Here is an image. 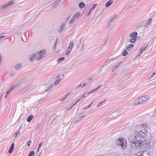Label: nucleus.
Masks as SVG:
<instances>
[{
	"label": "nucleus",
	"instance_id": "f257e3e1",
	"mask_svg": "<svg viewBox=\"0 0 156 156\" xmlns=\"http://www.w3.org/2000/svg\"><path fill=\"white\" fill-rule=\"evenodd\" d=\"M138 133H132L128 137L129 140L131 142V147L134 148H137L138 147H143V146L147 144L146 140L142 141L141 137Z\"/></svg>",
	"mask_w": 156,
	"mask_h": 156
},
{
	"label": "nucleus",
	"instance_id": "c03bdc74",
	"mask_svg": "<svg viewBox=\"0 0 156 156\" xmlns=\"http://www.w3.org/2000/svg\"><path fill=\"white\" fill-rule=\"evenodd\" d=\"M156 74V73H155V72H154L151 75V76L150 77H152L153 76H154Z\"/></svg>",
	"mask_w": 156,
	"mask_h": 156
},
{
	"label": "nucleus",
	"instance_id": "412c9836",
	"mask_svg": "<svg viewBox=\"0 0 156 156\" xmlns=\"http://www.w3.org/2000/svg\"><path fill=\"white\" fill-rule=\"evenodd\" d=\"M152 20V19H150L146 21L147 23L146 26L147 27H148L149 26Z\"/></svg>",
	"mask_w": 156,
	"mask_h": 156
},
{
	"label": "nucleus",
	"instance_id": "6e6d98bb",
	"mask_svg": "<svg viewBox=\"0 0 156 156\" xmlns=\"http://www.w3.org/2000/svg\"><path fill=\"white\" fill-rule=\"evenodd\" d=\"M65 99L64 98H63L62 99H61L60 100V101H63Z\"/></svg>",
	"mask_w": 156,
	"mask_h": 156
},
{
	"label": "nucleus",
	"instance_id": "a18cd8bd",
	"mask_svg": "<svg viewBox=\"0 0 156 156\" xmlns=\"http://www.w3.org/2000/svg\"><path fill=\"white\" fill-rule=\"evenodd\" d=\"M77 103V102L76 101V102H75V103L74 104H73L70 108H69V110L71 109L73 106H74Z\"/></svg>",
	"mask_w": 156,
	"mask_h": 156
},
{
	"label": "nucleus",
	"instance_id": "393cba45",
	"mask_svg": "<svg viewBox=\"0 0 156 156\" xmlns=\"http://www.w3.org/2000/svg\"><path fill=\"white\" fill-rule=\"evenodd\" d=\"M150 97L149 96H143L142 98L143 99H145L147 100V101L150 99Z\"/></svg>",
	"mask_w": 156,
	"mask_h": 156
},
{
	"label": "nucleus",
	"instance_id": "0e129e2a",
	"mask_svg": "<svg viewBox=\"0 0 156 156\" xmlns=\"http://www.w3.org/2000/svg\"><path fill=\"white\" fill-rule=\"evenodd\" d=\"M138 38H142V37L141 36H140V37H139Z\"/></svg>",
	"mask_w": 156,
	"mask_h": 156
},
{
	"label": "nucleus",
	"instance_id": "ea45409f",
	"mask_svg": "<svg viewBox=\"0 0 156 156\" xmlns=\"http://www.w3.org/2000/svg\"><path fill=\"white\" fill-rule=\"evenodd\" d=\"M80 120V119L79 118H78V119H76L73 122V123H76V122H78V121H79V120Z\"/></svg>",
	"mask_w": 156,
	"mask_h": 156
},
{
	"label": "nucleus",
	"instance_id": "aec40b11",
	"mask_svg": "<svg viewBox=\"0 0 156 156\" xmlns=\"http://www.w3.org/2000/svg\"><path fill=\"white\" fill-rule=\"evenodd\" d=\"M33 117L34 115H30L27 119V121L28 122H30L31 121V120L33 118Z\"/></svg>",
	"mask_w": 156,
	"mask_h": 156
},
{
	"label": "nucleus",
	"instance_id": "9d476101",
	"mask_svg": "<svg viewBox=\"0 0 156 156\" xmlns=\"http://www.w3.org/2000/svg\"><path fill=\"white\" fill-rule=\"evenodd\" d=\"M65 23H63L62 25L60 27L58 32L59 33H61L62 30H63L65 28Z\"/></svg>",
	"mask_w": 156,
	"mask_h": 156
},
{
	"label": "nucleus",
	"instance_id": "5701e85b",
	"mask_svg": "<svg viewBox=\"0 0 156 156\" xmlns=\"http://www.w3.org/2000/svg\"><path fill=\"white\" fill-rule=\"evenodd\" d=\"M8 7V6L7 3L6 4H5V5H2L0 7V9H4L7 8Z\"/></svg>",
	"mask_w": 156,
	"mask_h": 156
},
{
	"label": "nucleus",
	"instance_id": "8fccbe9b",
	"mask_svg": "<svg viewBox=\"0 0 156 156\" xmlns=\"http://www.w3.org/2000/svg\"><path fill=\"white\" fill-rule=\"evenodd\" d=\"M58 40H56V41L55 43L54 44L56 45L57 44V43H58Z\"/></svg>",
	"mask_w": 156,
	"mask_h": 156
},
{
	"label": "nucleus",
	"instance_id": "1a4fd4ad",
	"mask_svg": "<svg viewBox=\"0 0 156 156\" xmlns=\"http://www.w3.org/2000/svg\"><path fill=\"white\" fill-rule=\"evenodd\" d=\"M59 75H58L57 77L56 78H57L56 81L54 82V84L55 85H56L58 84V83L61 81L62 80V79L61 78H59Z\"/></svg>",
	"mask_w": 156,
	"mask_h": 156
},
{
	"label": "nucleus",
	"instance_id": "864d4df0",
	"mask_svg": "<svg viewBox=\"0 0 156 156\" xmlns=\"http://www.w3.org/2000/svg\"><path fill=\"white\" fill-rule=\"evenodd\" d=\"M53 86V85H51L50 86H49L48 87H49L51 89L52 87Z\"/></svg>",
	"mask_w": 156,
	"mask_h": 156
},
{
	"label": "nucleus",
	"instance_id": "f8f14e48",
	"mask_svg": "<svg viewBox=\"0 0 156 156\" xmlns=\"http://www.w3.org/2000/svg\"><path fill=\"white\" fill-rule=\"evenodd\" d=\"M113 2L112 0H110L108 2H107L105 5V6L106 7H108L111 4H112Z\"/></svg>",
	"mask_w": 156,
	"mask_h": 156
},
{
	"label": "nucleus",
	"instance_id": "a19ab883",
	"mask_svg": "<svg viewBox=\"0 0 156 156\" xmlns=\"http://www.w3.org/2000/svg\"><path fill=\"white\" fill-rule=\"evenodd\" d=\"M136 40H130V42L131 43L135 42Z\"/></svg>",
	"mask_w": 156,
	"mask_h": 156
},
{
	"label": "nucleus",
	"instance_id": "473e14b6",
	"mask_svg": "<svg viewBox=\"0 0 156 156\" xmlns=\"http://www.w3.org/2000/svg\"><path fill=\"white\" fill-rule=\"evenodd\" d=\"M20 134V132L19 131H17L15 133V137L16 138H17L18 137V135H19Z\"/></svg>",
	"mask_w": 156,
	"mask_h": 156
},
{
	"label": "nucleus",
	"instance_id": "0eeeda50",
	"mask_svg": "<svg viewBox=\"0 0 156 156\" xmlns=\"http://www.w3.org/2000/svg\"><path fill=\"white\" fill-rule=\"evenodd\" d=\"M19 85V83H16L13 85L9 89V90L6 92V94H9L12 90H14L16 87H17Z\"/></svg>",
	"mask_w": 156,
	"mask_h": 156
},
{
	"label": "nucleus",
	"instance_id": "4d7b16f0",
	"mask_svg": "<svg viewBox=\"0 0 156 156\" xmlns=\"http://www.w3.org/2000/svg\"><path fill=\"white\" fill-rule=\"evenodd\" d=\"M134 156H140V154L139 155L135 154L134 155Z\"/></svg>",
	"mask_w": 156,
	"mask_h": 156
},
{
	"label": "nucleus",
	"instance_id": "6e6552de",
	"mask_svg": "<svg viewBox=\"0 0 156 156\" xmlns=\"http://www.w3.org/2000/svg\"><path fill=\"white\" fill-rule=\"evenodd\" d=\"M36 56V54H33L30 55L29 57L30 61V62L34 61L35 59Z\"/></svg>",
	"mask_w": 156,
	"mask_h": 156
},
{
	"label": "nucleus",
	"instance_id": "69168bd1",
	"mask_svg": "<svg viewBox=\"0 0 156 156\" xmlns=\"http://www.w3.org/2000/svg\"><path fill=\"white\" fill-rule=\"evenodd\" d=\"M31 141L30 140L29 141V143H31Z\"/></svg>",
	"mask_w": 156,
	"mask_h": 156
},
{
	"label": "nucleus",
	"instance_id": "6ab92c4d",
	"mask_svg": "<svg viewBox=\"0 0 156 156\" xmlns=\"http://www.w3.org/2000/svg\"><path fill=\"white\" fill-rule=\"evenodd\" d=\"M101 86V85H100L99 86H98L97 88L94 89L92 91H91L89 92L88 93H87V94H90V93H91L92 92H93L94 91H97L100 88V87Z\"/></svg>",
	"mask_w": 156,
	"mask_h": 156
},
{
	"label": "nucleus",
	"instance_id": "c756f323",
	"mask_svg": "<svg viewBox=\"0 0 156 156\" xmlns=\"http://www.w3.org/2000/svg\"><path fill=\"white\" fill-rule=\"evenodd\" d=\"M72 15L71 14H70L66 18V19L65 20V23H67L68 22V20H69V19L70 18V17L72 16Z\"/></svg>",
	"mask_w": 156,
	"mask_h": 156
},
{
	"label": "nucleus",
	"instance_id": "09e8293b",
	"mask_svg": "<svg viewBox=\"0 0 156 156\" xmlns=\"http://www.w3.org/2000/svg\"><path fill=\"white\" fill-rule=\"evenodd\" d=\"M56 45L54 44V46L53 47V48L54 50H55L56 48Z\"/></svg>",
	"mask_w": 156,
	"mask_h": 156
},
{
	"label": "nucleus",
	"instance_id": "b1692460",
	"mask_svg": "<svg viewBox=\"0 0 156 156\" xmlns=\"http://www.w3.org/2000/svg\"><path fill=\"white\" fill-rule=\"evenodd\" d=\"M80 12H77L73 16V18L75 20L78 17L80 16Z\"/></svg>",
	"mask_w": 156,
	"mask_h": 156
},
{
	"label": "nucleus",
	"instance_id": "774afa93",
	"mask_svg": "<svg viewBox=\"0 0 156 156\" xmlns=\"http://www.w3.org/2000/svg\"><path fill=\"white\" fill-rule=\"evenodd\" d=\"M155 111V112H156V108L155 109V111Z\"/></svg>",
	"mask_w": 156,
	"mask_h": 156
},
{
	"label": "nucleus",
	"instance_id": "72a5a7b5",
	"mask_svg": "<svg viewBox=\"0 0 156 156\" xmlns=\"http://www.w3.org/2000/svg\"><path fill=\"white\" fill-rule=\"evenodd\" d=\"M34 151H31L28 156H34Z\"/></svg>",
	"mask_w": 156,
	"mask_h": 156
},
{
	"label": "nucleus",
	"instance_id": "ddd939ff",
	"mask_svg": "<svg viewBox=\"0 0 156 156\" xmlns=\"http://www.w3.org/2000/svg\"><path fill=\"white\" fill-rule=\"evenodd\" d=\"M81 43V40H78L76 41L75 43H76L77 46L76 47L78 48L79 47Z\"/></svg>",
	"mask_w": 156,
	"mask_h": 156
},
{
	"label": "nucleus",
	"instance_id": "7c9ffc66",
	"mask_svg": "<svg viewBox=\"0 0 156 156\" xmlns=\"http://www.w3.org/2000/svg\"><path fill=\"white\" fill-rule=\"evenodd\" d=\"M127 54H128V52H127V51H126V50H125L123 51L122 55L123 56H125L127 55Z\"/></svg>",
	"mask_w": 156,
	"mask_h": 156
},
{
	"label": "nucleus",
	"instance_id": "37998d69",
	"mask_svg": "<svg viewBox=\"0 0 156 156\" xmlns=\"http://www.w3.org/2000/svg\"><path fill=\"white\" fill-rule=\"evenodd\" d=\"M60 1V0H56V3L57 5H58L59 4Z\"/></svg>",
	"mask_w": 156,
	"mask_h": 156
},
{
	"label": "nucleus",
	"instance_id": "2f4dec72",
	"mask_svg": "<svg viewBox=\"0 0 156 156\" xmlns=\"http://www.w3.org/2000/svg\"><path fill=\"white\" fill-rule=\"evenodd\" d=\"M14 148L10 147V148L8 152L9 153H12V151L13 150Z\"/></svg>",
	"mask_w": 156,
	"mask_h": 156
},
{
	"label": "nucleus",
	"instance_id": "7ed1b4c3",
	"mask_svg": "<svg viewBox=\"0 0 156 156\" xmlns=\"http://www.w3.org/2000/svg\"><path fill=\"white\" fill-rule=\"evenodd\" d=\"M134 132L136 133H138L140 135V136H146L148 134V131L147 129H144L141 130H135Z\"/></svg>",
	"mask_w": 156,
	"mask_h": 156
},
{
	"label": "nucleus",
	"instance_id": "13d9d810",
	"mask_svg": "<svg viewBox=\"0 0 156 156\" xmlns=\"http://www.w3.org/2000/svg\"><path fill=\"white\" fill-rule=\"evenodd\" d=\"M85 86H86V84L85 83H83V87H84Z\"/></svg>",
	"mask_w": 156,
	"mask_h": 156
},
{
	"label": "nucleus",
	"instance_id": "f704fd0d",
	"mask_svg": "<svg viewBox=\"0 0 156 156\" xmlns=\"http://www.w3.org/2000/svg\"><path fill=\"white\" fill-rule=\"evenodd\" d=\"M105 101V100L100 102L99 104L97 106V108H99V107H100L101 105Z\"/></svg>",
	"mask_w": 156,
	"mask_h": 156
},
{
	"label": "nucleus",
	"instance_id": "603ef678",
	"mask_svg": "<svg viewBox=\"0 0 156 156\" xmlns=\"http://www.w3.org/2000/svg\"><path fill=\"white\" fill-rule=\"evenodd\" d=\"M85 115H82V116H80V117L79 118H80V119H81L82 118L84 117V116Z\"/></svg>",
	"mask_w": 156,
	"mask_h": 156
},
{
	"label": "nucleus",
	"instance_id": "4c0bfd02",
	"mask_svg": "<svg viewBox=\"0 0 156 156\" xmlns=\"http://www.w3.org/2000/svg\"><path fill=\"white\" fill-rule=\"evenodd\" d=\"M43 143L42 142H41L38 145V148L37 149V151L38 152H39V148H40V147H41V145L42 144V143Z\"/></svg>",
	"mask_w": 156,
	"mask_h": 156
},
{
	"label": "nucleus",
	"instance_id": "3c124183",
	"mask_svg": "<svg viewBox=\"0 0 156 156\" xmlns=\"http://www.w3.org/2000/svg\"><path fill=\"white\" fill-rule=\"evenodd\" d=\"M50 89V88L49 87H48V88H47V90H45V92H47V91L49 90Z\"/></svg>",
	"mask_w": 156,
	"mask_h": 156
},
{
	"label": "nucleus",
	"instance_id": "58836bf2",
	"mask_svg": "<svg viewBox=\"0 0 156 156\" xmlns=\"http://www.w3.org/2000/svg\"><path fill=\"white\" fill-rule=\"evenodd\" d=\"M142 126L146 127L147 128H148V125H147V124L145 123H142Z\"/></svg>",
	"mask_w": 156,
	"mask_h": 156
},
{
	"label": "nucleus",
	"instance_id": "20e7f679",
	"mask_svg": "<svg viewBox=\"0 0 156 156\" xmlns=\"http://www.w3.org/2000/svg\"><path fill=\"white\" fill-rule=\"evenodd\" d=\"M45 51L44 50H41L37 52V56L36 58V60L38 61L40 60L41 58H44L45 55Z\"/></svg>",
	"mask_w": 156,
	"mask_h": 156
},
{
	"label": "nucleus",
	"instance_id": "338daca9",
	"mask_svg": "<svg viewBox=\"0 0 156 156\" xmlns=\"http://www.w3.org/2000/svg\"><path fill=\"white\" fill-rule=\"evenodd\" d=\"M80 100V99H78L77 101H77L78 102V101H79Z\"/></svg>",
	"mask_w": 156,
	"mask_h": 156
},
{
	"label": "nucleus",
	"instance_id": "de8ad7c7",
	"mask_svg": "<svg viewBox=\"0 0 156 156\" xmlns=\"http://www.w3.org/2000/svg\"><path fill=\"white\" fill-rule=\"evenodd\" d=\"M14 143H12L11 146H10L11 147H12L14 148Z\"/></svg>",
	"mask_w": 156,
	"mask_h": 156
},
{
	"label": "nucleus",
	"instance_id": "f3484780",
	"mask_svg": "<svg viewBox=\"0 0 156 156\" xmlns=\"http://www.w3.org/2000/svg\"><path fill=\"white\" fill-rule=\"evenodd\" d=\"M117 15L115 14L112 17H111L109 21V23L111 22L112 21L115 20L117 17Z\"/></svg>",
	"mask_w": 156,
	"mask_h": 156
},
{
	"label": "nucleus",
	"instance_id": "dca6fc26",
	"mask_svg": "<svg viewBox=\"0 0 156 156\" xmlns=\"http://www.w3.org/2000/svg\"><path fill=\"white\" fill-rule=\"evenodd\" d=\"M85 5L84 3L82 2H80L79 4V6L80 8H83Z\"/></svg>",
	"mask_w": 156,
	"mask_h": 156
},
{
	"label": "nucleus",
	"instance_id": "c85d7f7f",
	"mask_svg": "<svg viewBox=\"0 0 156 156\" xmlns=\"http://www.w3.org/2000/svg\"><path fill=\"white\" fill-rule=\"evenodd\" d=\"M14 1H11L10 2H9L8 3H7V4L8 6L12 5L14 4Z\"/></svg>",
	"mask_w": 156,
	"mask_h": 156
},
{
	"label": "nucleus",
	"instance_id": "a211bd4d",
	"mask_svg": "<svg viewBox=\"0 0 156 156\" xmlns=\"http://www.w3.org/2000/svg\"><path fill=\"white\" fill-rule=\"evenodd\" d=\"M148 44H147V45L144 48H141L140 50H141L140 53L139 55H140L143 52V51L145 50L147 48V47L148 46Z\"/></svg>",
	"mask_w": 156,
	"mask_h": 156
},
{
	"label": "nucleus",
	"instance_id": "49530a36",
	"mask_svg": "<svg viewBox=\"0 0 156 156\" xmlns=\"http://www.w3.org/2000/svg\"><path fill=\"white\" fill-rule=\"evenodd\" d=\"M85 97V96L84 95H83L81 97H80V99H82Z\"/></svg>",
	"mask_w": 156,
	"mask_h": 156
},
{
	"label": "nucleus",
	"instance_id": "39448f33",
	"mask_svg": "<svg viewBox=\"0 0 156 156\" xmlns=\"http://www.w3.org/2000/svg\"><path fill=\"white\" fill-rule=\"evenodd\" d=\"M138 102H136L134 104L135 105H138L144 103L147 101V100L143 99L141 97H140L138 99Z\"/></svg>",
	"mask_w": 156,
	"mask_h": 156
},
{
	"label": "nucleus",
	"instance_id": "2eb2a0df",
	"mask_svg": "<svg viewBox=\"0 0 156 156\" xmlns=\"http://www.w3.org/2000/svg\"><path fill=\"white\" fill-rule=\"evenodd\" d=\"M121 63V62L118 63L116 65L114 66L112 68L113 72Z\"/></svg>",
	"mask_w": 156,
	"mask_h": 156
},
{
	"label": "nucleus",
	"instance_id": "e433bc0d",
	"mask_svg": "<svg viewBox=\"0 0 156 156\" xmlns=\"http://www.w3.org/2000/svg\"><path fill=\"white\" fill-rule=\"evenodd\" d=\"M75 20V19H74L73 17L70 20V21L69 22V23L70 24L72 23Z\"/></svg>",
	"mask_w": 156,
	"mask_h": 156
},
{
	"label": "nucleus",
	"instance_id": "4be33fe9",
	"mask_svg": "<svg viewBox=\"0 0 156 156\" xmlns=\"http://www.w3.org/2000/svg\"><path fill=\"white\" fill-rule=\"evenodd\" d=\"M65 59V58L64 57H61L58 59L57 60V62L58 63H59L61 62L63 60Z\"/></svg>",
	"mask_w": 156,
	"mask_h": 156
},
{
	"label": "nucleus",
	"instance_id": "a878e982",
	"mask_svg": "<svg viewBox=\"0 0 156 156\" xmlns=\"http://www.w3.org/2000/svg\"><path fill=\"white\" fill-rule=\"evenodd\" d=\"M97 5V4H94L93 5V6H92V8H90V12H92V11L95 9V7H96V6Z\"/></svg>",
	"mask_w": 156,
	"mask_h": 156
},
{
	"label": "nucleus",
	"instance_id": "cd10ccee",
	"mask_svg": "<svg viewBox=\"0 0 156 156\" xmlns=\"http://www.w3.org/2000/svg\"><path fill=\"white\" fill-rule=\"evenodd\" d=\"M73 45H74L73 42H71L69 44V46L68 47H69L70 48H71V49H72Z\"/></svg>",
	"mask_w": 156,
	"mask_h": 156
},
{
	"label": "nucleus",
	"instance_id": "c9c22d12",
	"mask_svg": "<svg viewBox=\"0 0 156 156\" xmlns=\"http://www.w3.org/2000/svg\"><path fill=\"white\" fill-rule=\"evenodd\" d=\"M92 103H93V102H92L90 105H88L87 106H86L85 107L83 108V110H85V109H87L89 108L90 106L91 105H92Z\"/></svg>",
	"mask_w": 156,
	"mask_h": 156
},
{
	"label": "nucleus",
	"instance_id": "e2e57ef3",
	"mask_svg": "<svg viewBox=\"0 0 156 156\" xmlns=\"http://www.w3.org/2000/svg\"><path fill=\"white\" fill-rule=\"evenodd\" d=\"M20 34V33H18V34H16V35H19Z\"/></svg>",
	"mask_w": 156,
	"mask_h": 156
},
{
	"label": "nucleus",
	"instance_id": "9b49d317",
	"mask_svg": "<svg viewBox=\"0 0 156 156\" xmlns=\"http://www.w3.org/2000/svg\"><path fill=\"white\" fill-rule=\"evenodd\" d=\"M134 47V45L133 44H129L128 46H126V49L129 51H130L131 49V48H133Z\"/></svg>",
	"mask_w": 156,
	"mask_h": 156
},
{
	"label": "nucleus",
	"instance_id": "f03ea898",
	"mask_svg": "<svg viewBox=\"0 0 156 156\" xmlns=\"http://www.w3.org/2000/svg\"><path fill=\"white\" fill-rule=\"evenodd\" d=\"M116 144L117 145L121 146L123 150H125L127 147L126 140L123 137L119 138L117 140Z\"/></svg>",
	"mask_w": 156,
	"mask_h": 156
},
{
	"label": "nucleus",
	"instance_id": "bb28decb",
	"mask_svg": "<svg viewBox=\"0 0 156 156\" xmlns=\"http://www.w3.org/2000/svg\"><path fill=\"white\" fill-rule=\"evenodd\" d=\"M71 50V48H70L69 47H68V49L66 53V55H68L70 53Z\"/></svg>",
	"mask_w": 156,
	"mask_h": 156
},
{
	"label": "nucleus",
	"instance_id": "052dcab7",
	"mask_svg": "<svg viewBox=\"0 0 156 156\" xmlns=\"http://www.w3.org/2000/svg\"><path fill=\"white\" fill-rule=\"evenodd\" d=\"M30 143H27V145H28V146H30Z\"/></svg>",
	"mask_w": 156,
	"mask_h": 156
},
{
	"label": "nucleus",
	"instance_id": "4468645a",
	"mask_svg": "<svg viewBox=\"0 0 156 156\" xmlns=\"http://www.w3.org/2000/svg\"><path fill=\"white\" fill-rule=\"evenodd\" d=\"M21 65L20 64H17L15 66V69L16 70H18L21 69Z\"/></svg>",
	"mask_w": 156,
	"mask_h": 156
},
{
	"label": "nucleus",
	"instance_id": "423d86ee",
	"mask_svg": "<svg viewBox=\"0 0 156 156\" xmlns=\"http://www.w3.org/2000/svg\"><path fill=\"white\" fill-rule=\"evenodd\" d=\"M138 33L137 32L134 31L130 34L129 35L131 39H136Z\"/></svg>",
	"mask_w": 156,
	"mask_h": 156
},
{
	"label": "nucleus",
	"instance_id": "5fc2aeb1",
	"mask_svg": "<svg viewBox=\"0 0 156 156\" xmlns=\"http://www.w3.org/2000/svg\"><path fill=\"white\" fill-rule=\"evenodd\" d=\"M7 96H8V94H6V95H5V97H4L5 98H7Z\"/></svg>",
	"mask_w": 156,
	"mask_h": 156
},
{
	"label": "nucleus",
	"instance_id": "bf43d9fd",
	"mask_svg": "<svg viewBox=\"0 0 156 156\" xmlns=\"http://www.w3.org/2000/svg\"><path fill=\"white\" fill-rule=\"evenodd\" d=\"M91 12H90V10L89 11V12L88 14V15L89 16V15L90 14V13Z\"/></svg>",
	"mask_w": 156,
	"mask_h": 156
},
{
	"label": "nucleus",
	"instance_id": "680f3d73",
	"mask_svg": "<svg viewBox=\"0 0 156 156\" xmlns=\"http://www.w3.org/2000/svg\"><path fill=\"white\" fill-rule=\"evenodd\" d=\"M82 86V84H80L78 86V87H81Z\"/></svg>",
	"mask_w": 156,
	"mask_h": 156
},
{
	"label": "nucleus",
	"instance_id": "79ce46f5",
	"mask_svg": "<svg viewBox=\"0 0 156 156\" xmlns=\"http://www.w3.org/2000/svg\"><path fill=\"white\" fill-rule=\"evenodd\" d=\"M6 37V36L4 35L3 34H2L1 36H0V39L2 38H4Z\"/></svg>",
	"mask_w": 156,
	"mask_h": 156
}]
</instances>
